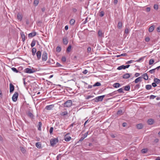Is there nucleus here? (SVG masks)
Returning <instances> with one entry per match:
<instances>
[{"mask_svg":"<svg viewBox=\"0 0 160 160\" xmlns=\"http://www.w3.org/2000/svg\"><path fill=\"white\" fill-rule=\"evenodd\" d=\"M150 40V38L149 37H147L145 38V41L146 42H148Z\"/></svg>","mask_w":160,"mask_h":160,"instance_id":"obj_53","label":"nucleus"},{"mask_svg":"<svg viewBox=\"0 0 160 160\" xmlns=\"http://www.w3.org/2000/svg\"><path fill=\"white\" fill-rule=\"evenodd\" d=\"M72 104V101L70 100H67L64 103V107H71Z\"/></svg>","mask_w":160,"mask_h":160,"instance_id":"obj_2","label":"nucleus"},{"mask_svg":"<svg viewBox=\"0 0 160 160\" xmlns=\"http://www.w3.org/2000/svg\"><path fill=\"white\" fill-rule=\"evenodd\" d=\"M85 138L83 137H82L78 141V142H82Z\"/></svg>","mask_w":160,"mask_h":160,"instance_id":"obj_61","label":"nucleus"},{"mask_svg":"<svg viewBox=\"0 0 160 160\" xmlns=\"http://www.w3.org/2000/svg\"><path fill=\"white\" fill-rule=\"evenodd\" d=\"M36 55L37 57L38 60H39L41 58V52L40 51H38Z\"/></svg>","mask_w":160,"mask_h":160,"instance_id":"obj_8","label":"nucleus"},{"mask_svg":"<svg viewBox=\"0 0 160 160\" xmlns=\"http://www.w3.org/2000/svg\"><path fill=\"white\" fill-rule=\"evenodd\" d=\"M142 77H140L137 78L135 80L134 82L135 83H137L139 81H141L142 79Z\"/></svg>","mask_w":160,"mask_h":160,"instance_id":"obj_15","label":"nucleus"},{"mask_svg":"<svg viewBox=\"0 0 160 160\" xmlns=\"http://www.w3.org/2000/svg\"><path fill=\"white\" fill-rule=\"evenodd\" d=\"M157 30L158 32H160V26L158 27L157 29Z\"/></svg>","mask_w":160,"mask_h":160,"instance_id":"obj_64","label":"nucleus"},{"mask_svg":"<svg viewBox=\"0 0 160 160\" xmlns=\"http://www.w3.org/2000/svg\"><path fill=\"white\" fill-rule=\"evenodd\" d=\"M71 48H72L71 45H69L67 48V51L68 52H69L71 50Z\"/></svg>","mask_w":160,"mask_h":160,"instance_id":"obj_40","label":"nucleus"},{"mask_svg":"<svg viewBox=\"0 0 160 160\" xmlns=\"http://www.w3.org/2000/svg\"><path fill=\"white\" fill-rule=\"evenodd\" d=\"M88 132H87L85 133L83 135V137L84 138H85L87 136H88Z\"/></svg>","mask_w":160,"mask_h":160,"instance_id":"obj_50","label":"nucleus"},{"mask_svg":"<svg viewBox=\"0 0 160 160\" xmlns=\"http://www.w3.org/2000/svg\"><path fill=\"white\" fill-rule=\"evenodd\" d=\"M156 97V96H155L153 95H152L150 96V98L151 99H154V98H155Z\"/></svg>","mask_w":160,"mask_h":160,"instance_id":"obj_58","label":"nucleus"},{"mask_svg":"<svg viewBox=\"0 0 160 160\" xmlns=\"http://www.w3.org/2000/svg\"><path fill=\"white\" fill-rule=\"evenodd\" d=\"M53 129V128L52 127L50 128V129L49 130V132H50V134H51L52 133Z\"/></svg>","mask_w":160,"mask_h":160,"instance_id":"obj_51","label":"nucleus"},{"mask_svg":"<svg viewBox=\"0 0 160 160\" xmlns=\"http://www.w3.org/2000/svg\"><path fill=\"white\" fill-rule=\"evenodd\" d=\"M148 151L147 149V148H144L142 150V153H145L147 152Z\"/></svg>","mask_w":160,"mask_h":160,"instance_id":"obj_46","label":"nucleus"},{"mask_svg":"<svg viewBox=\"0 0 160 160\" xmlns=\"http://www.w3.org/2000/svg\"><path fill=\"white\" fill-rule=\"evenodd\" d=\"M154 8L156 10H157L158 8V4H154Z\"/></svg>","mask_w":160,"mask_h":160,"instance_id":"obj_47","label":"nucleus"},{"mask_svg":"<svg viewBox=\"0 0 160 160\" xmlns=\"http://www.w3.org/2000/svg\"><path fill=\"white\" fill-rule=\"evenodd\" d=\"M91 50V48L90 47H88L87 48V51L88 53H90Z\"/></svg>","mask_w":160,"mask_h":160,"instance_id":"obj_54","label":"nucleus"},{"mask_svg":"<svg viewBox=\"0 0 160 160\" xmlns=\"http://www.w3.org/2000/svg\"><path fill=\"white\" fill-rule=\"evenodd\" d=\"M117 92H118V93H123L124 92H123V91H115L111 93L110 94L111 96H114L115 95V96H114V97H115L116 96H117L118 95H116L117 94Z\"/></svg>","mask_w":160,"mask_h":160,"instance_id":"obj_5","label":"nucleus"},{"mask_svg":"<svg viewBox=\"0 0 160 160\" xmlns=\"http://www.w3.org/2000/svg\"><path fill=\"white\" fill-rule=\"evenodd\" d=\"M22 18V15L19 14L18 13L17 15V18L18 20H19L20 21H21Z\"/></svg>","mask_w":160,"mask_h":160,"instance_id":"obj_22","label":"nucleus"},{"mask_svg":"<svg viewBox=\"0 0 160 160\" xmlns=\"http://www.w3.org/2000/svg\"><path fill=\"white\" fill-rule=\"evenodd\" d=\"M130 77V74L128 73H127L124 74L122 77L123 78L127 79L129 78Z\"/></svg>","mask_w":160,"mask_h":160,"instance_id":"obj_17","label":"nucleus"},{"mask_svg":"<svg viewBox=\"0 0 160 160\" xmlns=\"http://www.w3.org/2000/svg\"><path fill=\"white\" fill-rule=\"evenodd\" d=\"M36 51V49L35 48H33L32 49V54L33 56L35 55Z\"/></svg>","mask_w":160,"mask_h":160,"instance_id":"obj_24","label":"nucleus"},{"mask_svg":"<svg viewBox=\"0 0 160 160\" xmlns=\"http://www.w3.org/2000/svg\"><path fill=\"white\" fill-rule=\"evenodd\" d=\"M42 122H38V130L40 131L41 130V127L42 126Z\"/></svg>","mask_w":160,"mask_h":160,"instance_id":"obj_34","label":"nucleus"},{"mask_svg":"<svg viewBox=\"0 0 160 160\" xmlns=\"http://www.w3.org/2000/svg\"><path fill=\"white\" fill-rule=\"evenodd\" d=\"M142 77H143V78L145 80H147L148 79V75L146 73H145L143 74L142 75Z\"/></svg>","mask_w":160,"mask_h":160,"instance_id":"obj_20","label":"nucleus"},{"mask_svg":"<svg viewBox=\"0 0 160 160\" xmlns=\"http://www.w3.org/2000/svg\"><path fill=\"white\" fill-rule=\"evenodd\" d=\"M75 22V20L74 19H71L69 22L70 24L71 25H74Z\"/></svg>","mask_w":160,"mask_h":160,"instance_id":"obj_33","label":"nucleus"},{"mask_svg":"<svg viewBox=\"0 0 160 160\" xmlns=\"http://www.w3.org/2000/svg\"><path fill=\"white\" fill-rule=\"evenodd\" d=\"M71 139V138L70 137H65L64 139L65 141L67 142L69 141Z\"/></svg>","mask_w":160,"mask_h":160,"instance_id":"obj_39","label":"nucleus"},{"mask_svg":"<svg viewBox=\"0 0 160 160\" xmlns=\"http://www.w3.org/2000/svg\"><path fill=\"white\" fill-rule=\"evenodd\" d=\"M122 26V23L121 22H119L118 24V28L119 29H120Z\"/></svg>","mask_w":160,"mask_h":160,"instance_id":"obj_29","label":"nucleus"},{"mask_svg":"<svg viewBox=\"0 0 160 160\" xmlns=\"http://www.w3.org/2000/svg\"><path fill=\"white\" fill-rule=\"evenodd\" d=\"M154 81L157 84H159L160 83V80L156 78L154 79Z\"/></svg>","mask_w":160,"mask_h":160,"instance_id":"obj_28","label":"nucleus"},{"mask_svg":"<svg viewBox=\"0 0 160 160\" xmlns=\"http://www.w3.org/2000/svg\"><path fill=\"white\" fill-rule=\"evenodd\" d=\"M34 91H29V93L32 96V97L35 95V93L36 92H34Z\"/></svg>","mask_w":160,"mask_h":160,"instance_id":"obj_21","label":"nucleus"},{"mask_svg":"<svg viewBox=\"0 0 160 160\" xmlns=\"http://www.w3.org/2000/svg\"><path fill=\"white\" fill-rule=\"evenodd\" d=\"M36 41L35 40H33L31 43V46L32 47H33L35 45Z\"/></svg>","mask_w":160,"mask_h":160,"instance_id":"obj_37","label":"nucleus"},{"mask_svg":"<svg viewBox=\"0 0 160 160\" xmlns=\"http://www.w3.org/2000/svg\"><path fill=\"white\" fill-rule=\"evenodd\" d=\"M130 87L129 85H128L125 87L118 89V90H129L130 89Z\"/></svg>","mask_w":160,"mask_h":160,"instance_id":"obj_7","label":"nucleus"},{"mask_svg":"<svg viewBox=\"0 0 160 160\" xmlns=\"http://www.w3.org/2000/svg\"><path fill=\"white\" fill-rule=\"evenodd\" d=\"M156 84L157 83L155 82H154L152 83V85L153 87H155L157 86Z\"/></svg>","mask_w":160,"mask_h":160,"instance_id":"obj_56","label":"nucleus"},{"mask_svg":"<svg viewBox=\"0 0 160 160\" xmlns=\"http://www.w3.org/2000/svg\"><path fill=\"white\" fill-rule=\"evenodd\" d=\"M28 116L31 118H33L34 117V115L33 114L31 113L30 111H28L27 113Z\"/></svg>","mask_w":160,"mask_h":160,"instance_id":"obj_14","label":"nucleus"},{"mask_svg":"<svg viewBox=\"0 0 160 160\" xmlns=\"http://www.w3.org/2000/svg\"><path fill=\"white\" fill-rule=\"evenodd\" d=\"M61 48L59 46H58L56 48V51L59 52L61 51Z\"/></svg>","mask_w":160,"mask_h":160,"instance_id":"obj_45","label":"nucleus"},{"mask_svg":"<svg viewBox=\"0 0 160 160\" xmlns=\"http://www.w3.org/2000/svg\"><path fill=\"white\" fill-rule=\"evenodd\" d=\"M36 147L38 148H41V144L40 142H37L36 143Z\"/></svg>","mask_w":160,"mask_h":160,"instance_id":"obj_23","label":"nucleus"},{"mask_svg":"<svg viewBox=\"0 0 160 160\" xmlns=\"http://www.w3.org/2000/svg\"><path fill=\"white\" fill-rule=\"evenodd\" d=\"M36 35V32H32L28 34V37L32 38L33 37L35 36Z\"/></svg>","mask_w":160,"mask_h":160,"instance_id":"obj_19","label":"nucleus"},{"mask_svg":"<svg viewBox=\"0 0 160 160\" xmlns=\"http://www.w3.org/2000/svg\"><path fill=\"white\" fill-rule=\"evenodd\" d=\"M11 69L13 72L16 73H18L19 72V71L15 68H12Z\"/></svg>","mask_w":160,"mask_h":160,"instance_id":"obj_44","label":"nucleus"},{"mask_svg":"<svg viewBox=\"0 0 160 160\" xmlns=\"http://www.w3.org/2000/svg\"><path fill=\"white\" fill-rule=\"evenodd\" d=\"M133 61L132 60H131L130 61H128L126 63V64H129V63H131Z\"/></svg>","mask_w":160,"mask_h":160,"instance_id":"obj_62","label":"nucleus"},{"mask_svg":"<svg viewBox=\"0 0 160 160\" xmlns=\"http://www.w3.org/2000/svg\"><path fill=\"white\" fill-rule=\"evenodd\" d=\"M117 115H118L119 116H121V115H122L123 112H122V110L121 109L119 110L117 112Z\"/></svg>","mask_w":160,"mask_h":160,"instance_id":"obj_26","label":"nucleus"},{"mask_svg":"<svg viewBox=\"0 0 160 160\" xmlns=\"http://www.w3.org/2000/svg\"><path fill=\"white\" fill-rule=\"evenodd\" d=\"M56 65L58 67H61L62 66V65L58 62L56 63Z\"/></svg>","mask_w":160,"mask_h":160,"instance_id":"obj_55","label":"nucleus"},{"mask_svg":"<svg viewBox=\"0 0 160 160\" xmlns=\"http://www.w3.org/2000/svg\"><path fill=\"white\" fill-rule=\"evenodd\" d=\"M62 61L63 62H65L66 61V58L65 57H63L62 58Z\"/></svg>","mask_w":160,"mask_h":160,"instance_id":"obj_52","label":"nucleus"},{"mask_svg":"<svg viewBox=\"0 0 160 160\" xmlns=\"http://www.w3.org/2000/svg\"><path fill=\"white\" fill-rule=\"evenodd\" d=\"M147 122L149 125H152L154 122V120L153 119L151 118L148 119Z\"/></svg>","mask_w":160,"mask_h":160,"instance_id":"obj_9","label":"nucleus"},{"mask_svg":"<svg viewBox=\"0 0 160 160\" xmlns=\"http://www.w3.org/2000/svg\"><path fill=\"white\" fill-rule=\"evenodd\" d=\"M9 87L10 90H14V85L11 83L10 84Z\"/></svg>","mask_w":160,"mask_h":160,"instance_id":"obj_32","label":"nucleus"},{"mask_svg":"<svg viewBox=\"0 0 160 160\" xmlns=\"http://www.w3.org/2000/svg\"><path fill=\"white\" fill-rule=\"evenodd\" d=\"M19 148L23 154L25 153L27 151L24 147L20 146L19 147Z\"/></svg>","mask_w":160,"mask_h":160,"instance_id":"obj_13","label":"nucleus"},{"mask_svg":"<svg viewBox=\"0 0 160 160\" xmlns=\"http://www.w3.org/2000/svg\"><path fill=\"white\" fill-rule=\"evenodd\" d=\"M88 72V71L86 69L85 70L82 72L84 74H86Z\"/></svg>","mask_w":160,"mask_h":160,"instance_id":"obj_60","label":"nucleus"},{"mask_svg":"<svg viewBox=\"0 0 160 160\" xmlns=\"http://www.w3.org/2000/svg\"><path fill=\"white\" fill-rule=\"evenodd\" d=\"M54 106L53 104L48 105L46 107L45 109L48 110H50L52 109Z\"/></svg>","mask_w":160,"mask_h":160,"instance_id":"obj_12","label":"nucleus"},{"mask_svg":"<svg viewBox=\"0 0 160 160\" xmlns=\"http://www.w3.org/2000/svg\"><path fill=\"white\" fill-rule=\"evenodd\" d=\"M144 58V57L141 58L138 60L136 61V62H139L140 61L142 60Z\"/></svg>","mask_w":160,"mask_h":160,"instance_id":"obj_57","label":"nucleus"},{"mask_svg":"<svg viewBox=\"0 0 160 160\" xmlns=\"http://www.w3.org/2000/svg\"><path fill=\"white\" fill-rule=\"evenodd\" d=\"M129 31L128 28H126L125 29L124 32L126 34H128L129 33Z\"/></svg>","mask_w":160,"mask_h":160,"instance_id":"obj_49","label":"nucleus"},{"mask_svg":"<svg viewBox=\"0 0 160 160\" xmlns=\"http://www.w3.org/2000/svg\"><path fill=\"white\" fill-rule=\"evenodd\" d=\"M140 87V84H137L134 86V89L135 90H137Z\"/></svg>","mask_w":160,"mask_h":160,"instance_id":"obj_31","label":"nucleus"},{"mask_svg":"<svg viewBox=\"0 0 160 160\" xmlns=\"http://www.w3.org/2000/svg\"><path fill=\"white\" fill-rule=\"evenodd\" d=\"M38 0H34L33 4L35 6H37L39 3Z\"/></svg>","mask_w":160,"mask_h":160,"instance_id":"obj_35","label":"nucleus"},{"mask_svg":"<svg viewBox=\"0 0 160 160\" xmlns=\"http://www.w3.org/2000/svg\"><path fill=\"white\" fill-rule=\"evenodd\" d=\"M18 95L19 94L18 92H16L14 93V94L13 95L12 97V100L13 102H15L17 101L18 96Z\"/></svg>","mask_w":160,"mask_h":160,"instance_id":"obj_3","label":"nucleus"},{"mask_svg":"<svg viewBox=\"0 0 160 160\" xmlns=\"http://www.w3.org/2000/svg\"><path fill=\"white\" fill-rule=\"evenodd\" d=\"M48 58L47 53L45 51L43 52L42 56V60L45 61L47 60Z\"/></svg>","mask_w":160,"mask_h":160,"instance_id":"obj_4","label":"nucleus"},{"mask_svg":"<svg viewBox=\"0 0 160 160\" xmlns=\"http://www.w3.org/2000/svg\"><path fill=\"white\" fill-rule=\"evenodd\" d=\"M120 86V84L118 83H114L113 85V87L115 88H117L119 87Z\"/></svg>","mask_w":160,"mask_h":160,"instance_id":"obj_30","label":"nucleus"},{"mask_svg":"<svg viewBox=\"0 0 160 160\" xmlns=\"http://www.w3.org/2000/svg\"><path fill=\"white\" fill-rule=\"evenodd\" d=\"M75 91V92L74 91L73 92L72 91H69V92H68L69 94H68V96H71L74 95L77 92V91Z\"/></svg>","mask_w":160,"mask_h":160,"instance_id":"obj_10","label":"nucleus"},{"mask_svg":"<svg viewBox=\"0 0 160 160\" xmlns=\"http://www.w3.org/2000/svg\"><path fill=\"white\" fill-rule=\"evenodd\" d=\"M117 69L118 70H121L122 69H125V66L124 65H122L118 67Z\"/></svg>","mask_w":160,"mask_h":160,"instance_id":"obj_25","label":"nucleus"},{"mask_svg":"<svg viewBox=\"0 0 160 160\" xmlns=\"http://www.w3.org/2000/svg\"><path fill=\"white\" fill-rule=\"evenodd\" d=\"M21 37L22 39V40L23 42H24L25 40V36L23 32H22L20 33Z\"/></svg>","mask_w":160,"mask_h":160,"instance_id":"obj_11","label":"nucleus"},{"mask_svg":"<svg viewBox=\"0 0 160 160\" xmlns=\"http://www.w3.org/2000/svg\"><path fill=\"white\" fill-rule=\"evenodd\" d=\"M100 86V82H97L93 85V87H96V86Z\"/></svg>","mask_w":160,"mask_h":160,"instance_id":"obj_42","label":"nucleus"},{"mask_svg":"<svg viewBox=\"0 0 160 160\" xmlns=\"http://www.w3.org/2000/svg\"><path fill=\"white\" fill-rule=\"evenodd\" d=\"M58 142V139L57 138H54L51 139L50 141L51 145L52 146H53Z\"/></svg>","mask_w":160,"mask_h":160,"instance_id":"obj_1","label":"nucleus"},{"mask_svg":"<svg viewBox=\"0 0 160 160\" xmlns=\"http://www.w3.org/2000/svg\"><path fill=\"white\" fill-rule=\"evenodd\" d=\"M154 28L155 26L154 25H152L148 29L149 32H152L153 31Z\"/></svg>","mask_w":160,"mask_h":160,"instance_id":"obj_18","label":"nucleus"},{"mask_svg":"<svg viewBox=\"0 0 160 160\" xmlns=\"http://www.w3.org/2000/svg\"><path fill=\"white\" fill-rule=\"evenodd\" d=\"M155 68H154V69H151V70H150V71H149V72L151 74L155 72Z\"/></svg>","mask_w":160,"mask_h":160,"instance_id":"obj_48","label":"nucleus"},{"mask_svg":"<svg viewBox=\"0 0 160 160\" xmlns=\"http://www.w3.org/2000/svg\"><path fill=\"white\" fill-rule=\"evenodd\" d=\"M127 55V54L126 53H124L122 54L119 55H118L116 56V57H119L121 56H126Z\"/></svg>","mask_w":160,"mask_h":160,"instance_id":"obj_43","label":"nucleus"},{"mask_svg":"<svg viewBox=\"0 0 160 160\" xmlns=\"http://www.w3.org/2000/svg\"><path fill=\"white\" fill-rule=\"evenodd\" d=\"M68 114V112L67 111L62 112L61 114V115L62 116H65L67 115Z\"/></svg>","mask_w":160,"mask_h":160,"instance_id":"obj_41","label":"nucleus"},{"mask_svg":"<svg viewBox=\"0 0 160 160\" xmlns=\"http://www.w3.org/2000/svg\"><path fill=\"white\" fill-rule=\"evenodd\" d=\"M137 128L138 129H141L143 128V125L142 123H139L136 125Z\"/></svg>","mask_w":160,"mask_h":160,"instance_id":"obj_16","label":"nucleus"},{"mask_svg":"<svg viewBox=\"0 0 160 160\" xmlns=\"http://www.w3.org/2000/svg\"><path fill=\"white\" fill-rule=\"evenodd\" d=\"M145 88L146 89L149 90L151 88L152 86L151 85H148L146 86Z\"/></svg>","mask_w":160,"mask_h":160,"instance_id":"obj_38","label":"nucleus"},{"mask_svg":"<svg viewBox=\"0 0 160 160\" xmlns=\"http://www.w3.org/2000/svg\"><path fill=\"white\" fill-rule=\"evenodd\" d=\"M68 40L67 38H63V42L64 44L67 45L68 43Z\"/></svg>","mask_w":160,"mask_h":160,"instance_id":"obj_27","label":"nucleus"},{"mask_svg":"<svg viewBox=\"0 0 160 160\" xmlns=\"http://www.w3.org/2000/svg\"><path fill=\"white\" fill-rule=\"evenodd\" d=\"M151 8L149 7H147L146 8V11L147 12H149L150 11Z\"/></svg>","mask_w":160,"mask_h":160,"instance_id":"obj_59","label":"nucleus"},{"mask_svg":"<svg viewBox=\"0 0 160 160\" xmlns=\"http://www.w3.org/2000/svg\"><path fill=\"white\" fill-rule=\"evenodd\" d=\"M154 60L153 59H150L149 62V63L150 65H152L154 62Z\"/></svg>","mask_w":160,"mask_h":160,"instance_id":"obj_36","label":"nucleus"},{"mask_svg":"<svg viewBox=\"0 0 160 160\" xmlns=\"http://www.w3.org/2000/svg\"><path fill=\"white\" fill-rule=\"evenodd\" d=\"M127 125V123L126 122H123L122 123V125L123 127H125Z\"/></svg>","mask_w":160,"mask_h":160,"instance_id":"obj_63","label":"nucleus"},{"mask_svg":"<svg viewBox=\"0 0 160 160\" xmlns=\"http://www.w3.org/2000/svg\"><path fill=\"white\" fill-rule=\"evenodd\" d=\"M34 71H33L32 69L29 68H26L24 70V72L28 73H31L34 72Z\"/></svg>","mask_w":160,"mask_h":160,"instance_id":"obj_6","label":"nucleus"}]
</instances>
